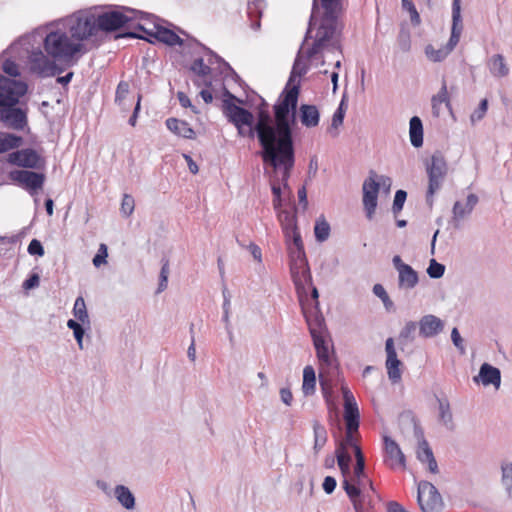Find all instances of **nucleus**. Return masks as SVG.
Returning <instances> with one entry per match:
<instances>
[{
  "mask_svg": "<svg viewBox=\"0 0 512 512\" xmlns=\"http://www.w3.org/2000/svg\"><path fill=\"white\" fill-rule=\"evenodd\" d=\"M356 463L354 466L353 477L350 482L351 486H354L362 491V487L367 483L370 490L375 491L373 482L368 478L365 469V457L361 448H356Z\"/></svg>",
  "mask_w": 512,
  "mask_h": 512,
  "instance_id": "nucleus-18",
  "label": "nucleus"
},
{
  "mask_svg": "<svg viewBox=\"0 0 512 512\" xmlns=\"http://www.w3.org/2000/svg\"><path fill=\"white\" fill-rule=\"evenodd\" d=\"M154 26L156 29L155 32L149 31L145 27L142 31L145 32L148 36L168 46H182L184 44V40L180 38L179 35L176 34L173 30L159 24H155Z\"/></svg>",
  "mask_w": 512,
  "mask_h": 512,
  "instance_id": "nucleus-23",
  "label": "nucleus"
},
{
  "mask_svg": "<svg viewBox=\"0 0 512 512\" xmlns=\"http://www.w3.org/2000/svg\"><path fill=\"white\" fill-rule=\"evenodd\" d=\"M319 384L321 387V391L323 394V397L325 399V402L328 406V409L330 413L334 412L335 415H338V408L333 400V389L332 384L329 379L324 377L322 374L319 375Z\"/></svg>",
  "mask_w": 512,
  "mask_h": 512,
  "instance_id": "nucleus-35",
  "label": "nucleus"
},
{
  "mask_svg": "<svg viewBox=\"0 0 512 512\" xmlns=\"http://www.w3.org/2000/svg\"><path fill=\"white\" fill-rule=\"evenodd\" d=\"M223 101H222V113L226 117L228 116L227 109L232 107H241L239 104H243V100L231 93L226 87H223Z\"/></svg>",
  "mask_w": 512,
  "mask_h": 512,
  "instance_id": "nucleus-44",
  "label": "nucleus"
},
{
  "mask_svg": "<svg viewBox=\"0 0 512 512\" xmlns=\"http://www.w3.org/2000/svg\"><path fill=\"white\" fill-rule=\"evenodd\" d=\"M397 44L401 51L408 52L411 49V34L409 29L401 27L397 36Z\"/></svg>",
  "mask_w": 512,
  "mask_h": 512,
  "instance_id": "nucleus-53",
  "label": "nucleus"
},
{
  "mask_svg": "<svg viewBox=\"0 0 512 512\" xmlns=\"http://www.w3.org/2000/svg\"><path fill=\"white\" fill-rule=\"evenodd\" d=\"M287 250H288V256H289V263L290 262H299L301 264V266L303 267V278L306 281L311 282V272H310V267L308 264V260L306 257L304 247L293 248V246H290V247H287Z\"/></svg>",
  "mask_w": 512,
  "mask_h": 512,
  "instance_id": "nucleus-28",
  "label": "nucleus"
},
{
  "mask_svg": "<svg viewBox=\"0 0 512 512\" xmlns=\"http://www.w3.org/2000/svg\"><path fill=\"white\" fill-rule=\"evenodd\" d=\"M134 198L129 194H124L121 202V213L124 217H129L134 211Z\"/></svg>",
  "mask_w": 512,
  "mask_h": 512,
  "instance_id": "nucleus-60",
  "label": "nucleus"
},
{
  "mask_svg": "<svg viewBox=\"0 0 512 512\" xmlns=\"http://www.w3.org/2000/svg\"><path fill=\"white\" fill-rule=\"evenodd\" d=\"M290 272L294 285L298 292L304 290L303 267L299 262H290Z\"/></svg>",
  "mask_w": 512,
  "mask_h": 512,
  "instance_id": "nucleus-46",
  "label": "nucleus"
},
{
  "mask_svg": "<svg viewBox=\"0 0 512 512\" xmlns=\"http://www.w3.org/2000/svg\"><path fill=\"white\" fill-rule=\"evenodd\" d=\"M439 403V421L448 429H454L453 415L447 399L437 398Z\"/></svg>",
  "mask_w": 512,
  "mask_h": 512,
  "instance_id": "nucleus-40",
  "label": "nucleus"
},
{
  "mask_svg": "<svg viewBox=\"0 0 512 512\" xmlns=\"http://www.w3.org/2000/svg\"><path fill=\"white\" fill-rule=\"evenodd\" d=\"M97 15L99 32L111 33L119 31L122 28H132L134 30H144V26L137 20H144L151 15L127 6H114L108 11Z\"/></svg>",
  "mask_w": 512,
  "mask_h": 512,
  "instance_id": "nucleus-4",
  "label": "nucleus"
},
{
  "mask_svg": "<svg viewBox=\"0 0 512 512\" xmlns=\"http://www.w3.org/2000/svg\"><path fill=\"white\" fill-rule=\"evenodd\" d=\"M316 391V373L311 365L303 370L302 392L305 396H311Z\"/></svg>",
  "mask_w": 512,
  "mask_h": 512,
  "instance_id": "nucleus-37",
  "label": "nucleus"
},
{
  "mask_svg": "<svg viewBox=\"0 0 512 512\" xmlns=\"http://www.w3.org/2000/svg\"><path fill=\"white\" fill-rule=\"evenodd\" d=\"M378 174L374 170L369 171V176L364 180L362 186V202L367 219L372 220L377 208L379 183Z\"/></svg>",
  "mask_w": 512,
  "mask_h": 512,
  "instance_id": "nucleus-12",
  "label": "nucleus"
},
{
  "mask_svg": "<svg viewBox=\"0 0 512 512\" xmlns=\"http://www.w3.org/2000/svg\"><path fill=\"white\" fill-rule=\"evenodd\" d=\"M278 218H279V221L281 222L282 228L290 227V226L298 227L295 205H294V212H290L286 209L279 210Z\"/></svg>",
  "mask_w": 512,
  "mask_h": 512,
  "instance_id": "nucleus-49",
  "label": "nucleus"
},
{
  "mask_svg": "<svg viewBox=\"0 0 512 512\" xmlns=\"http://www.w3.org/2000/svg\"><path fill=\"white\" fill-rule=\"evenodd\" d=\"M344 12V0H312V9L304 40L294 60L289 79L276 102L284 103L286 97L289 98V117L297 119L301 83L300 81L296 82V78L304 76L309 69L308 65L303 62V46L308 40L314 39L305 53L308 60L314 59L326 48L340 50L341 45L336 36L342 31L341 18Z\"/></svg>",
  "mask_w": 512,
  "mask_h": 512,
  "instance_id": "nucleus-1",
  "label": "nucleus"
},
{
  "mask_svg": "<svg viewBox=\"0 0 512 512\" xmlns=\"http://www.w3.org/2000/svg\"><path fill=\"white\" fill-rule=\"evenodd\" d=\"M409 136L413 147L420 148L423 145V123L418 116L411 117L409 121Z\"/></svg>",
  "mask_w": 512,
  "mask_h": 512,
  "instance_id": "nucleus-30",
  "label": "nucleus"
},
{
  "mask_svg": "<svg viewBox=\"0 0 512 512\" xmlns=\"http://www.w3.org/2000/svg\"><path fill=\"white\" fill-rule=\"evenodd\" d=\"M28 91L26 82L0 74V106H15Z\"/></svg>",
  "mask_w": 512,
  "mask_h": 512,
  "instance_id": "nucleus-9",
  "label": "nucleus"
},
{
  "mask_svg": "<svg viewBox=\"0 0 512 512\" xmlns=\"http://www.w3.org/2000/svg\"><path fill=\"white\" fill-rule=\"evenodd\" d=\"M445 265L437 262L434 258L429 261L428 268L426 270L428 276L432 279H439L445 273Z\"/></svg>",
  "mask_w": 512,
  "mask_h": 512,
  "instance_id": "nucleus-55",
  "label": "nucleus"
},
{
  "mask_svg": "<svg viewBox=\"0 0 512 512\" xmlns=\"http://www.w3.org/2000/svg\"><path fill=\"white\" fill-rule=\"evenodd\" d=\"M488 109V100L482 99L478 105V107L471 114V121L476 122L483 119Z\"/></svg>",
  "mask_w": 512,
  "mask_h": 512,
  "instance_id": "nucleus-62",
  "label": "nucleus"
},
{
  "mask_svg": "<svg viewBox=\"0 0 512 512\" xmlns=\"http://www.w3.org/2000/svg\"><path fill=\"white\" fill-rule=\"evenodd\" d=\"M24 143V138L20 135L10 132H0V154L20 148Z\"/></svg>",
  "mask_w": 512,
  "mask_h": 512,
  "instance_id": "nucleus-29",
  "label": "nucleus"
},
{
  "mask_svg": "<svg viewBox=\"0 0 512 512\" xmlns=\"http://www.w3.org/2000/svg\"><path fill=\"white\" fill-rule=\"evenodd\" d=\"M417 459L422 462L426 463L430 458L434 456L432 449L429 446V443L426 439L422 438L421 441H419L418 448H417Z\"/></svg>",
  "mask_w": 512,
  "mask_h": 512,
  "instance_id": "nucleus-52",
  "label": "nucleus"
},
{
  "mask_svg": "<svg viewBox=\"0 0 512 512\" xmlns=\"http://www.w3.org/2000/svg\"><path fill=\"white\" fill-rule=\"evenodd\" d=\"M0 121L15 130H23L27 124V113L15 106H0Z\"/></svg>",
  "mask_w": 512,
  "mask_h": 512,
  "instance_id": "nucleus-17",
  "label": "nucleus"
},
{
  "mask_svg": "<svg viewBox=\"0 0 512 512\" xmlns=\"http://www.w3.org/2000/svg\"><path fill=\"white\" fill-rule=\"evenodd\" d=\"M375 296L381 299L385 309L390 312L395 310L393 301L390 299L388 293L382 284H375L372 289Z\"/></svg>",
  "mask_w": 512,
  "mask_h": 512,
  "instance_id": "nucleus-48",
  "label": "nucleus"
},
{
  "mask_svg": "<svg viewBox=\"0 0 512 512\" xmlns=\"http://www.w3.org/2000/svg\"><path fill=\"white\" fill-rule=\"evenodd\" d=\"M289 102V98L286 97L284 103L273 105V113L278 120L275 126L263 127L261 123H255L254 114L244 107H228L226 119L235 126L238 136L250 140L257 137L262 153H265L289 127L297 126V119L288 116Z\"/></svg>",
  "mask_w": 512,
  "mask_h": 512,
  "instance_id": "nucleus-2",
  "label": "nucleus"
},
{
  "mask_svg": "<svg viewBox=\"0 0 512 512\" xmlns=\"http://www.w3.org/2000/svg\"><path fill=\"white\" fill-rule=\"evenodd\" d=\"M190 71H192L197 76L207 77L211 74L212 69L209 65L204 63L202 57H198L192 62Z\"/></svg>",
  "mask_w": 512,
  "mask_h": 512,
  "instance_id": "nucleus-51",
  "label": "nucleus"
},
{
  "mask_svg": "<svg viewBox=\"0 0 512 512\" xmlns=\"http://www.w3.org/2000/svg\"><path fill=\"white\" fill-rule=\"evenodd\" d=\"M313 434V452L317 456L328 440L327 430L318 420L313 421Z\"/></svg>",
  "mask_w": 512,
  "mask_h": 512,
  "instance_id": "nucleus-36",
  "label": "nucleus"
},
{
  "mask_svg": "<svg viewBox=\"0 0 512 512\" xmlns=\"http://www.w3.org/2000/svg\"><path fill=\"white\" fill-rule=\"evenodd\" d=\"M107 257H108L107 246L105 244H100L98 252L93 257V260H92L93 265L97 268L100 267L102 264H105L107 262L106 261Z\"/></svg>",
  "mask_w": 512,
  "mask_h": 512,
  "instance_id": "nucleus-64",
  "label": "nucleus"
},
{
  "mask_svg": "<svg viewBox=\"0 0 512 512\" xmlns=\"http://www.w3.org/2000/svg\"><path fill=\"white\" fill-rule=\"evenodd\" d=\"M162 267L159 275V283L157 288V293L163 292L168 285V275H169V260L166 258H162L161 260Z\"/></svg>",
  "mask_w": 512,
  "mask_h": 512,
  "instance_id": "nucleus-54",
  "label": "nucleus"
},
{
  "mask_svg": "<svg viewBox=\"0 0 512 512\" xmlns=\"http://www.w3.org/2000/svg\"><path fill=\"white\" fill-rule=\"evenodd\" d=\"M385 352H386V361L385 367L387 370L388 379L396 384L401 381L402 373H403V363L400 359H398L395 342L392 337H389L385 341Z\"/></svg>",
  "mask_w": 512,
  "mask_h": 512,
  "instance_id": "nucleus-13",
  "label": "nucleus"
},
{
  "mask_svg": "<svg viewBox=\"0 0 512 512\" xmlns=\"http://www.w3.org/2000/svg\"><path fill=\"white\" fill-rule=\"evenodd\" d=\"M403 9L407 10L410 14L411 23L418 26L421 23L420 15L411 0H401Z\"/></svg>",
  "mask_w": 512,
  "mask_h": 512,
  "instance_id": "nucleus-58",
  "label": "nucleus"
},
{
  "mask_svg": "<svg viewBox=\"0 0 512 512\" xmlns=\"http://www.w3.org/2000/svg\"><path fill=\"white\" fill-rule=\"evenodd\" d=\"M342 486L350 501L353 504L355 512H375L373 507L365 508L360 498L362 497V491L358 488L351 486L348 480H343Z\"/></svg>",
  "mask_w": 512,
  "mask_h": 512,
  "instance_id": "nucleus-27",
  "label": "nucleus"
},
{
  "mask_svg": "<svg viewBox=\"0 0 512 512\" xmlns=\"http://www.w3.org/2000/svg\"><path fill=\"white\" fill-rule=\"evenodd\" d=\"M473 381L475 383L482 382L484 386L494 385L495 387H499L501 383V372L498 368L488 363H483L480 366L478 375L473 377Z\"/></svg>",
  "mask_w": 512,
  "mask_h": 512,
  "instance_id": "nucleus-24",
  "label": "nucleus"
},
{
  "mask_svg": "<svg viewBox=\"0 0 512 512\" xmlns=\"http://www.w3.org/2000/svg\"><path fill=\"white\" fill-rule=\"evenodd\" d=\"M392 263L398 272V288L414 289L419 283L418 272L409 264L404 263L399 255L393 257Z\"/></svg>",
  "mask_w": 512,
  "mask_h": 512,
  "instance_id": "nucleus-14",
  "label": "nucleus"
},
{
  "mask_svg": "<svg viewBox=\"0 0 512 512\" xmlns=\"http://www.w3.org/2000/svg\"><path fill=\"white\" fill-rule=\"evenodd\" d=\"M263 0H249L247 3V15L251 20L250 27L258 30L261 26Z\"/></svg>",
  "mask_w": 512,
  "mask_h": 512,
  "instance_id": "nucleus-33",
  "label": "nucleus"
},
{
  "mask_svg": "<svg viewBox=\"0 0 512 512\" xmlns=\"http://www.w3.org/2000/svg\"><path fill=\"white\" fill-rule=\"evenodd\" d=\"M167 129L178 137L194 140L196 138V132L185 120H180L175 117L167 118L165 121Z\"/></svg>",
  "mask_w": 512,
  "mask_h": 512,
  "instance_id": "nucleus-25",
  "label": "nucleus"
},
{
  "mask_svg": "<svg viewBox=\"0 0 512 512\" xmlns=\"http://www.w3.org/2000/svg\"><path fill=\"white\" fill-rule=\"evenodd\" d=\"M255 123H261L263 127H271L278 124L277 116L274 114V121H271L270 113L267 109L259 108L258 119Z\"/></svg>",
  "mask_w": 512,
  "mask_h": 512,
  "instance_id": "nucleus-59",
  "label": "nucleus"
},
{
  "mask_svg": "<svg viewBox=\"0 0 512 512\" xmlns=\"http://www.w3.org/2000/svg\"><path fill=\"white\" fill-rule=\"evenodd\" d=\"M425 54L427 58L433 62L443 61L450 53L445 47L435 49L433 45L429 44L425 47Z\"/></svg>",
  "mask_w": 512,
  "mask_h": 512,
  "instance_id": "nucleus-50",
  "label": "nucleus"
},
{
  "mask_svg": "<svg viewBox=\"0 0 512 512\" xmlns=\"http://www.w3.org/2000/svg\"><path fill=\"white\" fill-rule=\"evenodd\" d=\"M8 178L34 196L43 188L46 175L37 170H11Z\"/></svg>",
  "mask_w": 512,
  "mask_h": 512,
  "instance_id": "nucleus-10",
  "label": "nucleus"
},
{
  "mask_svg": "<svg viewBox=\"0 0 512 512\" xmlns=\"http://www.w3.org/2000/svg\"><path fill=\"white\" fill-rule=\"evenodd\" d=\"M406 199L407 192L405 190L399 189L396 191L392 204V212L395 216L402 211Z\"/></svg>",
  "mask_w": 512,
  "mask_h": 512,
  "instance_id": "nucleus-57",
  "label": "nucleus"
},
{
  "mask_svg": "<svg viewBox=\"0 0 512 512\" xmlns=\"http://www.w3.org/2000/svg\"><path fill=\"white\" fill-rule=\"evenodd\" d=\"M335 457L337 459V464L344 477V480H348L347 477L350 474V464L352 458L344 444L337 445L335 450Z\"/></svg>",
  "mask_w": 512,
  "mask_h": 512,
  "instance_id": "nucleus-32",
  "label": "nucleus"
},
{
  "mask_svg": "<svg viewBox=\"0 0 512 512\" xmlns=\"http://www.w3.org/2000/svg\"><path fill=\"white\" fill-rule=\"evenodd\" d=\"M31 71L41 77L55 76L63 72L54 61L50 60L41 50L34 51L30 56Z\"/></svg>",
  "mask_w": 512,
  "mask_h": 512,
  "instance_id": "nucleus-15",
  "label": "nucleus"
},
{
  "mask_svg": "<svg viewBox=\"0 0 512 512\" xmlns=\"http://www.w3.org/2000/svg\"><path fill=\"white\" fill-rule=\"evenodd\" d=\"M27 251L32 256L42 257L45 254V250L42 243L36 238L30 241Z\"/></svg>",
  "mask_w": 512,
  "mask_h": 512,
  "instance_id": "nucleus-63",
  "label": "nucleus"
},
{
  "mask_svg": "<svg viewBox=\"0 0 512 512\" xmlns=\"http://www.w3.org/2000/svg\"><path fill=\"white\" fill-rule=\"evenodd\" d=\"M309 332L313 340V345L316 350V356L322 365L327 367L332 365V358L328 343L326 342L322 333L318 332L315 327L309 322Z\"/></svg>",
  "mask_w": 512,
  "mask_h": 512,
  "instance_id": "nucleus-20",
  "label": "nucleus"
},
{
  "mask_svg": "<svg viewBox=\"0 0 512 512\" xmlns=\"http://www.w3.org/2000/svg\"><path fill=\"white\" fill-rule=\"evenodd\" d=\"M416 329V322L408 321L405 323L404 327L400 330L398 335V343L402 348L415 340Z\"/></svg>",
  "mask_w": 512,
  "mask_h": 512,
  "instance_id": "nucleus-41",
  "label": "nucleus"
},
{
  "mask_svg": "<svg viewBox=\"0 0 512 512\" xmlns=\"http://www.w3.org/2000/svg\"><path fill=\"white\" fill-rule=\"evenodd\" d=\"M478 202V196L476 194L471 193L467 196L465 205L460 201H456L454 203L452 208L451 222L455 229L460 228V221L465 219L472 213Z\"/></svg>",
  "mask_w": 512,
  "mask_h": 512,
  "instance_id": "nucleus-19",
  "label": "nucleus"
},
{
  "mask_svg": "<svg viewBox=\"0 0 512 512\" xmlns=\"http://www.w3.org/2000/svg\"><path fill=\"white\" fill-rule=\"evenodd\" d=\"M114 495L117 501L127 510H132L136 506V499L131 490L125 485H116Z\"/></svg>",
  "mask_w": 512,
  "mask_h": 512,
  "instance_id": "nucleus-31",
  "label": "nucleus"
},
{
  "mask_svg": "<svg viewBox=\"0 0 512 512\" xmlns=\"http://www.w3.org/2000/svg\"><path fill=\"white\" fill-rule=\"evenodd\" d=\"M488 66L490 72L495 77H505L509 74V68L505 63V59L502 54L493 55L488 62Z\"/></svg>",
  "mask_w": 512,
  "mask_h": 512,
  "instance_id": "nucleus-38",
  "label": "nucleus"
},
{
  "mask_svg": "<svg viewBox=\"0 0 512 512\" xmlns=\"http://www.w3.org/2000/svg\"><path fill=\"white\" fill-rule=\"evenodd\" d=\"M428 175V189L426 192V204L429 208L433 207L434 194L441 188L447 173V164L440 152H436L431 157V162L426 164Z\"/></svg>",
  "mask_w": 512,
  "mask_h": 512,
  "instance_id": "nucleus-7",
  "label": "nucleus"
},
{
  "mask_svg": "<svg viewBox=\"0 0 512 512\" xmlns=\"http://www.w3.org/2000/svg\"><path fill=\"white\" fill-rule=\"evenodd\" d=\"M85 325L86 324L74 319L67 321V327L73 331L74 338L80 349H83V337L86 331Z\"/></svg>",
  "mask_w": 512,
  "mask_h": 512,
  "instance_id": "nucleus-45",
  "label": "nucleus"
},
{
  "mask_svg": "<svg viewBox=\"0 0 512 512\" xmlns=\"http://www.w3.org/2000/svg\"><path fill=\"white\" fill-rule=\"evenodd\" d=\"M383 443L384 451L386 454V458L384 461L386 463L390 461L389 466L391 468H395L396 465L405 468L406 458L398 443L389 436L383 437Z\"/></svg>",
  "mask_w": 512,
  "mask_h": 512,
  "instance_id": "nucleus-21",
  "label": "nucleus"
},
{
  "mask_svg": "<svg viewBox=\"0 0 512 512\" xmlns=\"http://www.w3.org/2000/svg\"><path fill=\"white\" fill-rule=\"evenodd\" d=\"M44 49L54 60L70 62L77 53H84L82 43H73L65 32L60 30L48 33L43 42Z\"/></svg>",
  "mask_w": 512,
  "mask_h": 512,
  "instance_id": "nucleus-5",
  "label": "nucleus"
},
{
  "mask_svg": "<svg viewBox=\"0 0 512 512\" xmlns=\"http://www.w3.org/2000/svg\"><path fill=\"white\" fill-rule=\"evenodd\" d=\"M445 104L448 109H451L450 100L448 97V91L445 80L442 83V87L439 90V92L434 95L431 99V105H432V114L435 117L440 116L441 112V105Z\"/></svg>",
  "mask_w": 512,
  "mask_h": 512,
  "instance_id": "nucleus-34",
  "label": "nucleus"
},
{
  "mask_svg": "<svg viewBox=\"0 0 512 512\" xmlns=\"http://www.w3.org/2000/svg\"><path fill=\"white\" fill-rule=\"evenodd\" d=\"M330 224L326 221L325 217L321 215L315 221L314 235L317 242L322 243L329 238Z\"/></svg>",
  "mask_w": 512,
  "mask_h": 512,
  "instance_id": "nucleus-42",
  "label": "nucleus"
},
{
  "mask_svg": "<svg viewBox=\"0 0 512 512\" xmlns=\"http://www.w3.org/2000/svg\"><path fill=\"white\" fill-rule=\"evenodd\" d=\"M462 31V17H452L451 35L447 44L444 46L449 53H451L455 46L458 44Z\"/></svg>",
  "mask_w": 512,
  "mask_h": 512,
  "instance_id": "nucleus-39",
  "label": "nucleus"
},
{
  "mask_svg": "<svg viewBox=\"0 0 512 512\" xmlns=\"http://www.w3.org/2000/svg\"><path fill=\"white\" fill-rule=\"evenodd\" d=\"M342 394L344 400V420L347 430H358L360 425L359 409L349 388L343 386Z\"/></svg>",
  "mask_w": 512,
  "mask_h": 512,
  "instance_id": "nucleus-16",
  "label": "nucleus"
},
{
  "mask_svg": "<svg viewBox=\"0 0 512 512\" xmlns=\"http://www.w3.org/2000/svg\"><path fill=\"white\" fill-rule=\"evenodd\" d=\"M299 117L303 126L312 128L319 124L320 112L315 105L302 104L299 108Z\"/></svg>",
  "mask_w": 512,
  "mask_h": 512,
  "instance_id": "nucleus-26",
  "label": "nucleus"
},
{
  "mask_svg": "<svg viewBox=\"0 0 512 512\" xmlns=\"http://www.w3.org/2000/svg\"><path fill=\"white\" fill-rule=\"evenodd\" d=\"M296 128L297 126L289 127L265 153H262L264 162H268L275 170L283 167L284 188L289 187L288 179L295 164L294 131Z\"/></svg>",
  "mask_w": 512,
  "mask_h": 512,
  "instance_id": "nucleus-3",
  "label": "nucleus"
},
{
  "mask_svg": "<svg viewBox=\"0 0 512 512\" xmlns=\"http://www.w3.org/2000/svg\"><path fill=\"white\" fill-rule=\"evenodd\" d=\"M196 45H198L205 53L206 55L210 56L209 58V64H213L214 62L221 64L223 67L225 66V63H227L221 56H219L217 53H215L213 50H211L206 45L202 44L195 38H190Z\"/></svg>",
  "mask_w": 512,
  "mask_h": 512,
  "instance_id": "nucleus-56",
  "label": "nucleus"
},
{
  "mask_svg": "<svg viewBox=\"0 0 512 512\" xmlns=\"http://www.w3.org/2000/svg\"><path fill=\"white\" fill-rule=\"evenodd\" d=\"M6 161L20 170H44L47 163L45 157L34 148L14 149L7 155Z\"/></svg>",
  "mask_w": 512,
  "mask_h": 512,
  "instance_id": "nucleus-8",
  "label": "nucleus"
},
{
  "mask_svg": "<svg viewBox=\"0 0 512 512\" xmlns=\"http://www.w3.org/2000/svg\"><path fill=\"white\" fill-rule=\"evenodd\" d=\"M97 15L88 11H79L69 20V33L78 41L96 37L99 33Z\"/></svg>",
  "mask_w": 512,
  "mask_h": 512,
  "instance_id": "nucleus-6",
  "label": "nucleus"
},
{
  "mask_svg": "<svg viewBox=\"0 0 512 512\" xmlns=\"http://www.w3.org/2000/svg\"><path fill=\"white\" fill-rule=\"evenodd\" d=\"M128 93H129V84H128V82L121 81L118 84L117 89H116L115 102L118 105H122V103L126 99Z\"/></svg>",
  "mask_w": 512,
  "mask_h": 512,
  "instance_id": "nucleus-61",
  "label": "nucleus"
},
{
  "mask_svg": "<svg viewBox=\"0 0 512 512\" xmlns=\"http://www.w3.org/2000/svg\"><path fill=\"white\" fill-rule=\"evenodd\" d=\"M73 315L83 324H87L88 328L90 327V319L87 312L86 304L82 296L76 298L74 307H73Z\"/></svg>",
  "mask_w": 512,
  "mask_h": 512,
  "instance_id": "nucleus-43",
  "label": "nucleus"
},
{
  "mask_svg": "<svg viewBox=\"0 0 512 512\" xmlns=\"http://www.w3.org/2000/svg\"><path fill=\"white\" fill-rule=\"evenodd\" d=\"M419 335L424 338H432L444 329V322L437 316L427 314L419 320Z\"/></svg>",
  "mask_w": 512,
  "mask_h": 512,
  "instance_id": "nucleus-22",
  "label": "nucleus"
},
{
  "mask_svg": "<svg viewBox=\"0 0 512 512\" xmlns=\"http://www.w3.org/2000/svg\"><path fill=\"white\" fill-rule=\"evenodd\" d=\"M1 60L2 58L0 61ZM1 70L6 74L7 77L12 79H16L21 75L19 65L14 60L5 58V56L3 57V62L1 64Z\"/></svg>",
  "mask_w": 512,
  "mask_h": 512,
  "instance_id": "nucleus-47",
  "label": "nucleus"
},
{
  "mask_svg": "<svg viewBox=\"0 0 512 512\" xmlns=\"http://www.w3.org/2000/svg\"><path fill=\"white\" fill-rule=\"evenodd\" d=\"M417 502L422 512H440L444 506L438 489L425 480L418 483Z\"/></svg>",
  "mask_w": 512,
  "mask_h": 512,
  "instance_id": "nucleus-11",
  "label": "nucleus"
}]
</instances>
